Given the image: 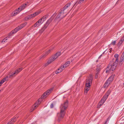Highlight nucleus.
Listing matches in <instances>:
<instances>
[{
	"label": "nucleus",
	"mask_w": 124,
	"mask_h": 124,
	"mask_svg": "<svg viewBox=\"0 0 124 124\" xmlns=\"http://www.w3.org/2000/svg\"><path fill=\"white\" fill-rule=\"evenodd\" d=\"M68 106V102L67 101L64 102L60 106V112L58 113L57 114L59 121H60L61 119L63 118L65 113V110L67 108Z\"/></svg>",
	"instance_id": "f257e3e1"
},
{
	"label": "nucleus",
	"mask_w": 124,
	"mask_h": 124,
	"mask_svg": "<svg viewBox=\"0 0 124 124\" xmlns=\"http://www.w3.org/2000/svg\"><path fill=\"white\" fill-rule=\"evenodd\" d=\"M27 24V23H23L22 24L19 26L18 27L15 28L13 30L11 31L8 34V36L5 38L4 39H3V40L1 41V43L3 44V42H6V40L8 39V38H9L11 37V36H12V35L14 34L19 30L21 29L22 28L25 26Z\"/></svg>",
	"instance_id": "f03ea898"
},
{
	"label": "nucleus",
	"mask_w": 124,
	"mask_h": 124,
	"mask_svg": "<svg viewBox=\"0 0 124 124\" xmlns=\"http://www.w3.org/2000/svg\"><path fill=\"white\" fill-rule=\"evenodd\" d=\"M93 80V76L92 75H89V77L87 78L85 83V93H87L89 89L90 84H92Z\"/></svg>",
	"instance_id": "7ed1b4c3"
},
{
	"label": "nucleus",
	"mask_w": 124,
	"mask_h": 124,
	"mask_svg": "<svg viewBox=\"0 0 124 124\" xmlns=\"http://www.w3.org/2000/svg\"><path fill=\"white\" fill-rule=\"evenodd\" d=\"M56 14H54L52 16L47 20L45 24L44 25V26L40 30L41 32H43V31L46 29L49 24L53 20L54 17L56 16Z\"/></svg>",
	"instance_id": "20e7f679"
},
{
	"label": "nucleus",
	"mask_w": 124,
	"mask_h": 124,
	"mask_svg": "<svg viewBox=\"0 0 124 124\" xmlns=\"http://www.w3.org/2000/svg\"><path fill=\"white\" fill-rule=\"evenodd\" d=\"M65 10H63L59 12L58 15H57L56 17L55 18L54 21H56L58 19H60L58 20L59 21L60 20L62 19L65 16L64 15V13H65L66 11H65Z\"/></svg>",
	"instance_id": "39448f33"
},
{
	"label": "nucleus",
	"mask_w": 124,
	"mask_h": 124,
	"mask_svg": "<svg viewBox=\"0 0 124 124\" xmlns=\"http://www.w3.org/2000/svg\"><path fill=\"white\" fill-rule=\"evenodd\" d=\"M60 55H53L52 57L49 59L48 62L45 64V66H46L55 60Z\"/></svg>",
	"instance_id": "423d86ee"
},
{
	"label": "nucleus",
	"mask_w": 124,
	"mask_h": 124,
	"mask_svg": "<svg viewBox=\"0 0 124 124\" xmlns=\"http://www.w3.org/2000/svg\"><path fill=\"white\" fill-rule=\"evenodd\" d=\"M116 67L113 65H109L108 66L107 68V70L106 71V73L111 72V71H113L114 70Z\"/></svg>",
	"instance_id": "0eeeda50"
},
{
	"label": "nucleus",
	"mask_w": 124,
	"mask_h": 124,
	"mask_svg": "<svg viewBox=\"0 0 124 124\" xmlns=\"http://www.w3.org/2000/svg\"><path fill=\"white\" fill-rule=\"evenodd\" d=\"M53 88H52L47 90L43 94V95L41 96V98H43V99L47 97L46 95L49 94L53 91Z\"/></svg>",
	"instance_id": "6e6552de"
},
{
	"label": "nucleus",
	"mask_w": 124,
	"mask_h": 124,
	"mask_svg": "<svg viewBox=\"0 0 124 124\" xmlns=\"http://www.w3.org/2000/svg\"><path fill=\"white\" fill-rule=\"evenodd\" d=\"M118 55H114V57L115 58V59H113V60H115V61L114 62V63L113 65L115 66L116 67L117 66L118 62Z\"/></svg>",
	"instance_id": "1a4fd4ad"
},
{
	"label": "nucleus",
	"mask_w": 124,
	"mask_h": 124,
	"mask_svg": "<svg viewBox=\"0 0 124 124\" xmlns=\"http://www.w3.org/2000/svg\"><path fill=\"white\" fill-rule=\"evenodd\" d=\"M43 98H41H41L38 100V101H37L34 104L33 110H34L35 108L37 106H38V105L40 104L41 102L43 101Z\"/></svg>",
	"instance_id": "9d476101"
},
{
	"label": "nucleus",
	"mask_w": 124,
	"mask_h": 124,
	"mask_svg": "<svg viewBox=\"0 0 124 124\" xmlns=\"http://www.w3.org/2000/svg\"><path fill=\"white\" fill-rule=\"evenodd\" d=\"M111 93V91L110 90H109L107 92V93L104 95L102 99L104 100L105 101H106L107 99L108 98V96Z\"/></svg>",
	"instance_id": "9b49d317"
},
{
	"label": "nucleus",
	"mask_w": 124,
	"mask_h": 124,
	"mask_svg": "<svg viewBox=\"0 0 124 124\" xmlns=\"http://www.w3.org/2000/svg\"><path fill=\"white\" fill-rule=\"evenodd\" d=\"M23 69L22 68H19L17 70L15 71L11 75L9 76V78H11L15 74H17L19 72L21 71Z\"/></svg>",
	"instance_id": "f8f14e48"
},
{
	"label": "nucleus",
	"mask_w": 124,
	"mask_h": 124,
	"mask_svg": "<svg viewBox=\"0 0 124 124\" xmlns=\"http://www.w3.org/2000/svg\"><path fill=\"white\" fill-rule=\"evenodd\" d=\"M17 117L16 116H14L11 120L9 122H8L7 124H13L16 120Z\"/></svg>",
	"instance_id": "ddd939ff"
},
{
	"label": "nucleus",
	"mask_w": 124,
	"mask_h": 124,
	"mask_svg": "<svg viewBox=\"0 0 124 124\" xmlns=\"http://www.w3.org/2000/svg\"><path fill=\"white\" fill-rule=\"evenodd\" d=\"M111 83L110 82H109V81L107 80L103 85L104 88H107Z\"/></svg>",
	"instance_id": "4468645a"
},
{
	"label": "nucleus",
	"mask_w": 124,
	"mask_h": 124,
	"mask_svg": "<svg viewBox=\"0 0 124 124\" xmlns=\"http://www.w3.org/2000/svg\"><path fill=\"white\" fill-rule=\"evenodd\" d=\"M28 3L27 2L25 4H24L21 5L20 7V10H22L24 9L26 7L27 5H29L28 4Z\"/></svg>",
	"instance_id": "2eb2a0df"
},
{
	"label": "nucleus",
	"mask_w": 124,
	"mask_h": 124,
	"mask_svg": "<svg viewBox=\"0 0 124 124\" xmlns=\"http://www.w3.org/2000/svg\"><path fill=\"white\" fill-rule=\"evenodd\" d=\"M84 0H78L74 4V5L76 6L78 4H81Z\"/></svg>",
	"instance_id": "dca6fc26"
},
{
	"label": "nucleus",
	"mask_w": 124,
	"mask_h": 124,
	"mask_svg": "<svg viewBox=\"0 0 124 124\" xmlns=\"http://www.w3.org/2000/svg\"><path fill=\"white\" fill-rule=\"evenodd\" d=\"M71 2L67 4L63 8V10H65V9L68 8L71 5Z\"/></svg>",
	"instance_id": "f3484780"
},
{
	"label": "nucleus",
	"mask_w": 124,
	"mask_h": 124,
	"mask_svg": "<svg viewBox=\"0 0 124 124\" xmlns=\"http://www.w3.org/2000/svg\"><path fill=\"white\" fill-rule=\"evenodd\" d=\"M114 78V76L113 75L111 76L107 79L108 81L110 82L111 83L113 81V78Z\"/></svg>",
	"instance_id": "a211bd4d"
},
{
	"label": "nucleus",
	"mask_w": 124,
	"mask_h": 124,
	"mask_svg": "<svg viewBox=\"0 0 124 124\" xmlns=\"http://www.w3.org/2000/svg\"><path fill=\"white\" fill-rule=\"evenodd\" d=\"M18 13L17 11V10H16V11H15L12 12V13L11 14V16H15Z\"/></svg>",
	"instance_id": "6ab92c4d"
},
{
	"label": "nucleus",
	"mask_w": 124,
	"mask_h": 124,
	"mask_svg": "<svg viewBox=\"0 0 124 124\" xmlns=\"http://www.w3.org/2000/svg\"><path fill=\"white\" fill-rule=\"evenodd\" d=\"M124 41V40H123L121 38L119 42L118 43V46H120L123 43Z\"/></svg>",
	"instance_id": "aec40b11"
},
{
	"label": "nucleus",
	"mask_w": 124,
	"mask_h": 124,
	"mask_svg": "<svg viewBox=\"0 0 124 124\" xmlns=\"http://www.w3.org/2000/svg\"><path fill=\"white\" fill-rule=\"evenodd\" d=\"M41 24L38 21L34 24V26L35 27H38Z\"/></svg>",
	"instance_id": "412c9836"
},
{
	"label": "nucleus",
	"mask_w": 124,
	"mask_h": 124,
	"mask_svg": "<svg viewBox=\"0 0 124 124\" xmlns=\"http://www.w3.org/2000/svg\"><path fill=\"white\" fill-rule=\"evenodd\" d=\"M41 12V11H37V12H35L34 14H33L35 16H37L38 14H39Z\"/></svg>",
	"instance_id": "4be33fe9"
},
{
	"label": "nucleus",
	"mask_w": 124,
	"mask_h": 124,
	"mask_svg": "<svg viewBox=\"0 0 124 124\" xmlns=\"http://www.w3.org/2000/svg\"><path fill=\"white\" fill-rule=\"evenodd\" d=\"M45 21L43 19H42V18L41 19H39L38 21L39 22V23H40V24H41L43 22Z\"/></svg>",
	"instance_id": "5701e85b"
},
{
	"label": "nucleus",
	"mask_w": 124,
	"mask_h": 124,
	"mask_svg": "<svg viewBox=\"0 0 124 124\" xmlns=\"http://www.w3.org/2000/svg\"><path fill=\"white\" fill-rule=\"evenodd\" d=\"M49 15H46L45 16H43L42 17L44 21H45L46 19L48 17Z\"/></svg>",
	"instance_id": "b1692460"
},
{
	"label": "nucleus",
	"mask_w": 124,
	"mask_h": 124,
	"mask_svg": "<svg viewBox=\"0 0 124 124\" xmlns=\"http://www.w3.org/2000/svg\"><path fill=\"white\" fill-rule=\"evenodd\" d=\"M70 63V61H68L66 62L65 64V67H67L69 66Z\"/></svg>",
	"instance_id": "393cba45"
},
{
	"label": "nucleus",
	"mask_w": 124,
	"mask_h": 124,
	"mask_svg": "<svg viewBox=\"0 0 124 124\" xmlns=\"http://www.w3.org/2000/svg\"><path fill=\"white\" fill-rule=\"evenodd\" d=\"M28 16L29 17V18L30 19L34 17L33 14H31L30 15H29Z\"/></svg>",
	"instance_id": "a878e982"
},
{
	"label": "nucleus",
	"mask_w": 124,
	"mask_h": 124,
	"mask_svg": "<svg viewBox=\"0 0 124 124\" xmlns=\"http://www.w3.org/2000/svg\"><path fill=\"white\" fill-rule=\"evenodd\" d=\"M105 101L104 100L102 99L101 101L99 102L100 103H101L102 104H103Z\"/></svg>",
	"instance_id": "bb28decb"
},
{
	"label": "nucleus",
	"mask_w": 124,
	"mask_h": 124,
	"mask_svg": "<svg viewBox=\"0 0 124 124\" xmlns=\"http://www.w3.org/2000/svg\"><path fill=\"white\" fill-rule=\"evenodd\" d=\"M66 67H65V65L64 64H63L62 66L60 68L61 69H62V70H63Z\"/></svg>",
	"instance_id": "cd10ccee"
},
{
	"label": "nucleus",
	"mask_w": 124,
	"mask_h": 124,
	"mask_svg": "<svg viewBox=\"0 0 124 124\" xmlns=\"http://www.w3.org/2000/svg\"><path fill=\"white\" fill-rule=\"evenodd\" d=\"M51 49H49L48 50H47L45 52L46 53V54H49L50 53V52L51 50Z\"/></svg>",
	"instance_id": "c85d7f7f"
},
{
	"label": "nucleus",
	"mask_w": 124,
	"mask_h": 124,
	"mask_svg": "<svg viewBox=\"0 0 124 124\" xmlns=\"http://www.w3.org/2000/svg\"><path fill=\"white\" fill-rule=\"evenodd\" d=\"M3 80L4 81V82L5 81H7L8 79V77H6L4 78L3 79Z\"/></svg>",
	"instance_id": "c756f323"
},
{
	"label": "nucleus",
	"mask_w": 124,
	"mask_h": 124,
	"mask_svg": "<svg viewBox=\"0 0 124 124\" xmlns=\"http://www.w3.org/2000/svg\"><path fill=\"white\" fill-rule=\"evenodd\" d=\"M3 80L4 81V82L5 81H7L8 79V77H6L4 78L3 79Z\"/></svg>",
	"instance_id": "7c9ffc66"
},
{
	"label": "nucleus",
	"mask_w": 124,
	"mask_h": 124,
	"mask_svg": "<svg viewBox=\"0 0 124 124\" xmlns=\"http://www.w3.org/2000/svg\"><path fill=\"white\" fill-rule=\"evenodd\" d=\"M124 61L123 60V59L121 58L119 62L120 63H121V64H122V62H124Z\"/></svg>",
	"instance_id": "2f4dec72"
},
{
	"label": "nucleus",
	"mask_w": 124,
	"mask_h": 124,
	"mask_svg": "<svg viewBox=\"0 0 124 124\" xmlns=\"http://www.w3.org/2000/svg\"><path fill=\"white\" fill-rule=\"evenodd\" d=\"M4 81L3 79L0 82V86L1 85V84L4 82Z\"/></svg>",
	"instance_id": "473e14b6"
},
{
	"label": "nucleus",
	"mask_w": 124,
	"mask_h": 124,
	"mask_svg": "<svg viewBox=\"0 0 124 124\" xmlns=\"http://www.w3.org/2000/svg\"><path fill=\"white\" fill-rule=\"evenodd\" d=\"M29 16H27L25 17V19L26 20H27L29 19H30L29 18Z\"/></svg>",
	"instance_id": "72a5a7b5"
},
{
	"label": "nucleus",
	"mask_w": 124,
	"mask_h": 124,
	"mask_svg": "<svg viewBox=\"0 0 124 124\" xmlns=\"http://www.w3.org/2000/svg\"><path fill=\"white\" fill-rule=\"evenodd\" d=\"M62 69H61V68H59V69H58V71H59V73H60L62 71Z\"/></svg>",
	"instance_id": "f704fd0d"
},
{
	"label": "nucleus",
	"mask_w": 124,
	"mask_h": 124,
	"mask_svg": "<svg viewBox=\"0 0 124 124\" xmlns=\"http://www.w3.org/2000/svg\"><path fill=\"white\" fill-rule=\"evenodd\" d=\"M103 104H102L101 103H100V102H99V105H98V107H100Z\"/></svg>",
	"instance_id": "c9c22d12"
},
{
	"label": "nucleus",
	"mask_w": 124,
	"mask_h": 124,
	"mask_svg": "<svg viewBox=\"0 0 124 124\" xmlns=\"http://www.w3.org/2000/svg\"><path fill=\"white\" fill-rule=\"evenodd\" d=\"M17 10V11L19 13L21 10H20V7Z\"/></svg>",
	"instance_id": "e433bc0d"
},
{
	"label": "nucleus",
	"mask_w": 124,
	"mask_h": 124,
	"mask_svg": "<svg viewBox=\"0 0 124 124\" xmlns=\"http://www.w3.org/2000/svg\"><path fill=\"white\" fill-rule=\"evenodd\" d=\"M116 42V41H114L112 42L111 43V44H112L114 45H115V44Z\"/></svg>",
	"instance_id": "4c0bfd02"
},
{
	"label": "nucleus",
	"mask_w": 124,
	"mask_h": 124,
	"mask_svg": "<svg viewBox=\"0 0 124 124\" xmlns=\"http://www.w3.org/2000/svg\"><path fill=\"white\" fill-rule=\"evenodd\" d=\"M121 58L123 59V60L124 61V55H122Z\"/></svg>",
	"instance_id": "58836bf2"
},
{
	"label": "nucleus",
	"mask_w": 124,
	"mask_h": 124,
	"mask_svg": "<svg viewBox=\"0 0 124 124\" xmlns=\"http://www.w3.org/2000/svg\"><path fill=\"white\" fill-rule=\"evenodd\" d=\"M108 120V118H107L105 122L104 123V124H107V123Z\"/></svg>",
	"instance_id": "ea45409f"
},
{
	"label": "nucleus",
	"mask_w": 124,
	"mask_h": 124,
	"mask_svg": "<svg viewBox=\"0 0 124 124\" xmlns=\"http://www.w3.org/2000/svg\"><path fill=\"white\" fill-rule=\"evenodd\" d=\"M50 107L51 108H52L53 107V103H52L50 106Z\"/></svg>",
	"instance_id": "a19ab883"
},
{
	"label": "nucleus",
	"mask_w": 124,
	"mask_h": 124,
	"mask_svg": "<svg viewBox=\"0 0 124 124\" xmlns=\"http://www.w3.org/2000/svg\"><path fill=\"white\" fill-rule=\"evenodd\" d=\"M61 52H58L56 53L55 54H61Z\"/></svg>",
	"instance_id": "79ce46f5"
},
{
	"label": "nucleus",
	"mask_w": 124,
	"mask_h": 124,
	"mask_svg": "<svg viewBox=\"0 0 124 124\" xmlns=\"http://www.w3.org/2000/svg\"><path fill=\"white\" fill-rule=\"evenodd\" d=\"M46 56V55H42L41 57V58H43V57H45Z\"/></svg>",
	"instance_id": "37998d69"
},
{
	"label": "nucleus",
	"mask_w": 124,
	"mask_h": 124,
	"mask_svg": "<svg viewBox=\"0 0 124 124\" xmlns=\"http://www.w3.org/2000/svg\"><path fill=\"white\" fill-rule=\"evenodd\" d=\"M108 50H106V51H104L103 53L102 54H105L106 52H108Z\"/></svg>",
	"instance_id": "c03bdc74"
},
{
	"label": "nucleus",
	"mask_w": 124,
	"mask_h": 124,
	"mask_svg": "<svg viewBox=\"0 0 124 124\" xmlns=\"http://www.w3.org/2000/svg\"><path fill=\"white\" fill-rule=\"evenodd\" d=\"M59 73V72L58 70H56L55 71V73L56 74H57Z\"/></svg>",
	"instance_id": "a18cd8bd"
},
{
	"label": "nucleus",
	"mask_w": 124,
	"mask_h": 124,
	"mask_svg": "<svg viewBox=\"0 0 124 124\" xmlns=\"http://www.w3.org/2000/svg\"><path fill=\"white\" fill-rule=\"evenodd\" d=\"M109 50H110V51H109V52L110 53H111V52H112V48H110V49H109Z\"/></svg>",
	"instance_id": "49530a36"
},
{
	"label": "nucleus",
	"mask_w": 124,
	"mask_h": 124,
	"mask_svg": "<svg viewBox=\"0 0 124 124\" xmlns=\"http://www.w3.org/2000/svg\"><path fill=\"white\" fill-rule=\"evenodd\" d=\"M98 75H96V76H95V78H97L98 77Z\"/></svg>",
	"instance_id": "de8ad7c7"
},
{
	"label": "nucleus",
	"mask_w": 124,
	"mask_h": 124,
	"mask_svg": "<svg viewBox=\"0 0 124 124\" xmlns=\"http://www.w3.org/2000/svg\"><path fill=\"white\" fill-rule=\"evenodd\" d=\"M99 71H98V72L97 73H96V74L98 75H99Z\"/></svg>",
	"instance_id": "09e8293b"
},
{
	"label": "nucleus",
	"mask_w": 124,
	"mask_h": 124,
	"mask_svg": "<svg viewBox=\"0 0 124 124\" xmlns=\"http://www.w3.org/2000/svg\"><path fill=\"white\" fill-rule=\"evenodd\" d=\"M121 38H122V39L123 40H124V35L123 37H122Z\"/></svg>",
	"instance_id": "8fccbe9b"
},
{
	"label": "nucleus",
	"mask_w": 124,
	"mask_h": 124,
	"mask_svg": "<svg viewBox=\"0 0 124 124\" xmlns=\"http://www.w3.org/2000/svg\"><path fill=\"white\" fill-rule=\"evenodd\" d=\"M102 55H101L99 57V58H100V57H101L102 56Z\"/></svg>",
	"instance_id": "3c124183"
},
{
	"label": "nucleus",
	"mask_w": 124,
	"mask_h": 124,
	"mask_svg": "<svg viewBox=\"0 0 124 124\" xmlns=\"http://www.w3.org/2000/svg\"><path fill=\"white\" fill-rule=\"evenodd\" d=\"M122 54H124V51L123 52V53Z\"/></svg>",
	"instance_id": "603ef678"
},
{
	"label": "nucleus",
	"mask_w": 124,
	"mask_h": 124,
	"mask_svg": "<svg viewBox=\"0 0 124 124\" xmlns=\"http://www.w3.org/2000/svg\"><path fill=\"white\" fill-rule=\"evenodd\" d=\"M98 60H97L96 61V62H98Z\"/></svg>",
	"instance_id": "864d4df0"
}]
</instances>
